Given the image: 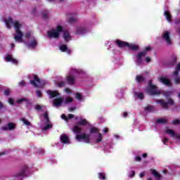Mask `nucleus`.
I'll return each mask as SVG.
<instances>
[{
    "mask_svg": "<svg viewBox=\"0 0 180 180\" xmlns=\"http://www.w3.org/2000/svg\"><path fill=\"white\" fill-rule=\"evenodd\" d=\"M5 60L7 63H12L13 64H18V60L13 58L12 55H6Z\"/></svg>",
    "mask_w": 180,
    "mask_h": 180,
    "instance_id": "obj_21",
    "label": "nucleus"
},
{
    "mask_svg": "<svg viewBox=\"0 0 180 180\" xmlns=\"http://www.w3.org/2000/svg\"><path fill=\"white\" fill-rule=\"evenodd\" d=\"M60 139L61 142H58V143H56L57 148H59L60 150L63 148V144H70V138H68V136L65 134L60 135Z\"/></svg>",
    "mask_w": 180,
    "mask_h": 180,
    "instance_id": "obj_13",
    "label": "nucleus"
},
{
    "mask_svg": "<svg viewBox=\"0 0 180 180\" xmlns=\"http://www.w3.org/2000/svg\"><path fill=\"white\" fill-rule=\"evenodd\" d=\"M150 50H151V46H146L143 51L139 52L134 56V61L136 63V65H141L144 63L143 58L147 55V51H150Z\"/></svg>",
    "mask_w": 180,
    "mask_h": 180,
    "instance_id": "obj_8",
    "label": "nucleus"
},
{
    "mask_svg": "<svg viewBox=\"0 0 180 180\" xmlns=\"http://www.w3.org/2000/svg\"><path fill=\"white\" fill-rule=\"evenodd\" d=\"M76 120L77 121V124H79L80 126H88L89 125V122H88V120H86V119L85 118H82V117H75Z\"/></svg>",
    "mask_w": 180,
    "mask_h": 180,
    "instance_id": "obj_19",
    "label": "nucleus"
},
{
    "mask_svg": "<svg viewBox=\"0 0 180 180\" xmlns=\"http://www.w3.org/2000/svg\"><path fill=\"white\" fill-rule=\"evenodd\" d=\"M118 95H119L120 96H123V94H122V92L118 93Z\"/></svg>",
    "mask_w": 180,
    "mask_h": 180,
    "instance_id": "obj_61",
    "label": "nucleus"
},
{
    "mask_svg": "<svg viewBox=\"0 0 180 180\" xmlns=\"http://www.w3.org/2000/svg\"><path fill=\"white\" fill-rule=\"evenodd\" d=\"M44 106L39 105H35V109L36 110H41V109H43Z\"/></svg>",
    "mask_w": 180,
    "mask_h": 180,
    "instance_id": "obj_42",
    "label": "nucleus"
},
{
    "mask_svg": "<svg viewBox=\"0 0 180 180\" xmlns=\"http://www.w3.org/2000/svg\"><path fill=\"white\" fill-rule=\"evenodd\" d=\"M105 46L107 47V50H110V49H113V47H115V49H112V53L116 56H120V51L117 49V47L119 49L128 47L129 50H134V51L139 50V45L134 44H129L127 42L121 41L120 39L107 41L105 43Z\"/></svg>",
    "mask_w": 180,
    "mask_h": 180,
    "instance_id": "obj_2",
    "label": "nucleus"
},
{
    "mask_svg": "<svg viewBox=\"0 0 180 180\" xmlns=\"http://www.w3.org/2000/svg\"><path fill=\"white\" fill-rule=\"evenodd\" d=\"M108 131H109V129L108 128L103 129V133H104V134H106V133H108Z\"/></svg>",
    "mask_w": 180,
    "mask_h": 180,
    "instance_id": "obj_52",
    "label": "nucleus"
},
{
    "mask_svg": "<svg viewBox=\"0 0 180 180\" xmlns=\"http://www.w3.org/2000/svg\"><path fill=\"white\" fill-rule=\"evenodd\" d=\"M135 161H138V162L141 161V157H140V156H136V157H135Z\"/></svg>",
    "mask_w": 180,
    "mask_h": 180,
    "instance_id": "obj_51",
    "label": "nucleus"
},
{
    "mask_svg": "<svg viewBox=\"0 0 180 180\" xmlns=\"http://www.w3.org/2000/svg\"><path fill=\"white\" fill-rule=\"evenodd\" d=\"M163 40H165L167 44H171V39L169 38V32H165L162 35Z\"/></svg>",
    "mask_w": 180,
    "mask_h": 180,
    "instance_id": "obj_23",
    "label": "nucleus"
},
{
    "mask_svg": "<svg viewBox=\"0 0 180 180\" xmlns=\"http://www.w3.org/2000/svg\"><path fill=\"white\" fill-rule=\"evenodd\" d=\"M25 86V81H21L18 83V86Z\"/></svg>",
    "mask_w": 180,
    "mask_h": 180,
    "instance_id": "obj_48",
    "label": "nucleus"
},
{
    "mask_svg": "<svg viewBox=\"0 0 180 180\" xmlns=\"http://www.w3.org/2000/svg\"><path fill=\"white\" fill-rule=\"evenodd\" d=\"M146 112H154V107L149 105L145 108Z\"/></svg>",
    "mask_w": 180,
    "mask_h": 180,
    "instance_id": "obj_36",
    "label": "nucleus"
},
{
    "mask_svg": "<svg viewBox=\"0 0 180 180\" xmlns=\"http://www.w3.org/2000/svg\"><path fill=\"white\" fill-rule=\"evenodd\" d=\"M162 141L163 144H165V146H167V143H168V138L164 137L163 139H162Z\"/></svg>",
    "mask_w": 180,
    "mask_h": 180,
    "instance_id": "obj_41",
    "label": "nucleus"
},
{
    "mask_svg": "<svg viewBox=\"0 0 180 180\" xmlns=\"http://www.w3.org/2000/svg\"><path fill=\"white\" fill-rule=\"evenodd\" d=\"M4 22L6 23V26L8 29H11V25H13L14 29L15 30V34H14V39L18 43H23V33L20 32V27H22V24L19 23L18 21L13 22L12 18L9 17L8 20L4 19Z\"/></svg>",
    "mask_w": 180,
    "mask_h": 180,
    "instance_id": "obj_4",
    "label": "nucleus"
},
{
    "mask_svg": "<svg viewBox=\"0 0 180 180\" xmlns=\"http://www.w3.org/2000/svg\"><path fill=\"white\" fill-rule=\"evenodd\" d=\"M103 145H105V143H103ZM113 148V146L110 144H108L107 146H103V151L104 153H110V150Z\"/></svg>",
    "mask_w": 180,
    "mask_h": 180,
    "instance_id": "obj_28",
    "label": "nucleus"
},
{
    "mask_svg": "<svg viewBox=\"0 0 180 180\" xmlns=\"http://www.w3.org/2000/svg\"><path fill=\"white\" fill-rule=\"evenodd\" d=\"M36 94H37V96L38 98H41V91L37 90V92H36Z\"/></svg>",
    "mask_w": 180,
    "mask_h": 180,
    "instance_id": "obj_44",
    "label": "nucleus"
},
{
    "mask_svg": "<svg viewBox=\"0 0 180 180\" xmlns=\"http://www.w3.org/2000/svg\"><path fill=\"white\" fill-rule=\"evenodd\" d=\"M145 61L146 63H150L151 61V58L150 57L145 58Z\"/></svg>",
    "mask_w": 180,
    "mask_h": 180,
    "instance_id": "obj_50",
    "label": "nucleus"
},
{
    "mask_svg": "<svg viewBox=\"0 0 180 180\" xmlns=\"http://www.w3.org/2000/svg\"><path fill=\"white\" fill-rule=\"evenodd\" d=\"M143 158H146V157H147V153H143Z\"/></svg>",
    "mask_w": 180,
    "mask_h": 180,
    "instance_id": "obj_60",
    "label": "nucleus"
},
{
    "mask_svg": "<svg viewBox=\"0 0 180 180\" xmlns=\"http://www.w3.org/2000/svg\"><path fill=\"white\" fill-rule=\"evenodd\" d=\"M6 153H8V151H4L0 153V155H4V154H6Z\"/></svg>",
    "mask_w": 180,
    "mask_h": 180,
    "instance_id": "obj_57",
    "label": "nucleus"
},
{
    "mask_svg": "<svg viewBox=\"0 0 180 180\" xmlns=\"http://www.w3.org/2000/svg\"><path fill=\"white\" fill-rule=\"evenodd\" d=\"M68 18L69 23H72L73 22H75V20H77V15H75V13L69 14Z\"/></svg>",
    "mask_w": 180,
    "mask_h": 180,
    "instance_id": "obj_27",
    "label": "nucleus"
},
{
    "mask_svg": "<svg viewBox=\"0 0 180 180\" xmlns=\"http://www.w3.org/2000/svg\"><path fill=\"white\" fill-rule=\"evenodd\" d=\"M136 82H143L144 81V76L143 75H138L136 76Z\"/></svg>",
    "mask_w": 180,
    "mask_h": 180,
    "instance_id": "obj_35",
    "label": "nucleus"
},
{
    "mask_svg": "<svg viewBox=\"0 0 180 180\" xmlns=\"http://www.w3.org/2000/svg\"><path fill=\"white\" fill-rule=\"evenodd\" d=\"M74 101V98H72V97H67L65 101H63L62 98H56L53 100V106H55V108H60V106H61V105H63V103H64L65 105H69V103H72V102Z\"/></svg>",
    "mask_w": 180,
    "mask_h": 180,
    "instance_id": "obj_10",
    "label": "nucleus"
},
{
    "mask_svg": "<svg viewBox=\"0 0 180 180\" xmlns=\"http://www.w3.org/2000/svg\"><path fill=\"white\" fill-rule=\"evenodd\" d=\"M72 131L76 134L75 139L79 143H86V144H89L92 137L94 143L96 144H99V143H101L103 140L102 134L99 133V129L95 127H91L89 129V131L85 133H82V131H84V128L76 125L72 128Z\"/></svg>",
    "mask_w": 180,
    "mask_h": 180,
    "instance_id": "obj_1",
    "label": "nucleus"
},
{
    "mask_svg": "<svg viewBox=\"0 0 180 180\" xmlns=\"http://www.w3.org/2000/svg\"><path fill=\"white\" fill-rule=\"evenodd\" d=\"M59 49L63 53H67L68 54H71V50L68 49L67 45L62 44L59 46Z\"/></svg>",
    "mask_w": 180,
    "mask_h": 180,
    "instance_id": "obj_25",
    "label": "nucleus"
},
{
    "mask_svg": "<svg viewBox=\"0 0 180 180\" xmlns=\"http://www.w3.org/2000/svg\"><path fill=\"white\" fill-rule=\"evenodd\" d=\"M179 123H180L179 120H174L172 121L173 124H179Z\"/></svg>",
    "mask_w": 180,
    "mask_h": 180,
    "instance_id": "obj_45",
    "label": "nucleus"
},
{
    "mask_svg": "<svg viewBox=\"0 0 180 180\" xmlns=\"http://www.w3.org/2000/svg\"><path fill=\"white\" fill-rule=\"evenodd\" d=\"M129 113L127 112H123L122 115H123V117H127Z\"/></svg>",
    "mask_w": 180,
    "mask_h": 180,
    "instance_id": "obj_55",
    "label": "nucleus"
},
{
    "mask_svg": "<svg viewBox=\"0 0 180 180\" xmlns=\"http://www.w3.org/2000/svg\"><path fill=\"white\" fill-rule=\"evenodd\" d=\"M152 174L155 176L157 180H161V175L157 172V171L153 169L151 170Z\"/></svg>",
    "mask_w": 180,
    "mask_h": 180,
    "instance_id": "obj_33",
    "label": "nucleus"
},
{
    "mask_svg": "<svg viewBox=\"0 0 180 180\" xmlns=\"http://www.w3.org/2000/svg\"><path fill=\"white\" fill-rule=\"evenodd\" d=\"M23 101H26V99L25 98L18 99L17 101V103H22Z\"/></svg>",
    "mask_w": 180,
    "mask_h": 180,
    "instance_id": "obj_47",
    "label": "nucleus"
},
{
    "mask_svg": "<svg viewBox=\"0 0 180 180\" xmlns=\"http://www.w3.org/2000/svg\"><path fill=\"white\" fill-rule=\"evenodd\" d=\"M9 94H11V89H7L4 90V95L6 96H9Z\"/></svg>",
    "mask_w": 180,
    "mask_h": 180,
    "instance_id": "obj_40",
    "label": "nucleus"
},
{
    "mask_svg": "<svg viewBox=\"0 0 180 180\" xmlns=\"http://www.w3.org/2000/svg\"><path fill=\"white\" fill-rule=\"evenodd\" d=\"M105 176H106V175L105 174V173H98V178H99V179L104 180Z\"/></svg>",
    "mask_w": 180,
    "mask_h": 180,
    "instance_id": "obj_38",
    "label": "nucleus"
},
{
    "mask_svg": "<svg viewBox=\"0 0 180 180\" xmlns=\"http://www.w3.org/2000/svg\"><path fill=\"white\" fill-rule=\"evenodd\" d=\"M156 103L160 105V106L162 107L163 109H168L169 105H174V101L172 99H169L167 103L165 102V101L160 99L156 100Z\"/></svg>",
    "mask_w": 180,
    "mask_h": 180,
    "instance_id": "obj_15",
    "label": "nucleus"
},
{
    "mask_svg": "<svg viewBox=\"0 0 180 180\" xmlns=\"http://www.w3.org/2000/svg\"><path fill=\"white\" fill-rule=\"evenodd\" d=\"M144 175H146V173H144V172H142L141 174H140V178H143L144 176Z\"/></svg>",
    "mask_w": 180,
    "mask_h": 180,
    "instance_id": "obj_54",
    "label": "nucleus"
},
{
    "mask_svg": "<svg viewBox=\"0 0 180 180\" xmlns=\"http://www.w3.org/2000/svg\"><path fill=\"white\" fill-rule=\"evenodd\" d=\"M160 82L166 85V86H171V85H172L171 81H169V79H168V78H167L166 77H160Z\"/></svg>",
    "mask_w": 180,
    "mask_h": 180,
    "instance_id": "obj_22",
    "label": "nucleus"
},
{
    "mask_svg": "<svg viewBox=\"0 0 180 180\" xmlns=\"http://www.w3.org/2000/svg\"><path fill=\"white\" fill-rule=\"evenodd\" d=\"M15 47V44H11V49H13Z\"/></svg>",
    "mask_w": 180,
    "mask_h": 180,
    "instance_id": "obj_62",
    "label": "nucleus"
},
{
    "mask_svg": "<svg viewBox=\"0 0 180 180\" xmlns=\"http://www.w3.org/2000/svg\"><path fill=\"white\" fill-rule=\"evenodd\" d=\"M55 84L58 88H63V86H65L67 82H65V79L63 77L59 76L55 81Z\"/></svg>",
    "mask_w": 180,
    "mask_h": 180,
    "instance_id": "obj_17",
    "label": "nucleus"
},
{
    "mask_svg": "<svg viewBox=\"0 0 180 180\" xmlns=\"http://www.w3.org/2000/svg\"><path fill=\"white\" fill-rule=\"evenodd\" d=\"M8 103H10V104L12 105H15L13 98H9V99H8Z\"/></svg>",
    "mask_w": 180,
    "mask_h": 180,
    "instance_id": "obj_43",
    "label": "nucleus"
},
{
    "mask_svg": "<svg viewBox=\"0 0 180 180\" xmlns=\"http://www.w3.org/2000/svg\"><path fill=\"white\" fill-rule=\"evenodd\" d=\"M32 175V169H30L29 166L25 165L22 167L20 172H17L14 176L15 180H22L26 176H30Z\"/></svg>",
    "mask_w": 180,
    "mask_h": 180,
    "instance_id": "obj_7",
    "label": "nucleus"
},
{
    "mask_svg": "<svg viewBox=\"0 0 180 180\" xmlns=\"http://www.w3.org/2000/svg\"><path fill=\"white\" fill-rule=\"evenodd\" d=\"M30 82L35 88H43L44 86V82H41L37 76H34V79L31 80Z\"/></svg>",
    "mask_w": 180,
    "mask_h": 180,
    "instance_id": "obj_14",
    "label": "nucleus"
},
{
    "mask_svg": "<svg viewBox=\"0 0 180 180\" xmlns=\"http://www.w3.org/2000/svg\"><path fill=\"white\" fill-rule=\"evenodd\" d=\"M163 95L166 98H168L169 96H171V92L170 91H164Z\"/></svg>",
    "mask_w": 180,
    "mask_h": 180,
    "instance_id": "obj_39",
    "label": "nucleus"
},
{
    "mask_svg": "<svg viewBox=\"0 0 180 180\" xmlns=\"http://www.w3.org/2000/svg\"><path fill=\"white\" fill-rule=\"evenodd\" d=\"M165 16L167 20L169 23H171V22H172V20H171V13H169V11H167V10L165 11Z\"/></svg>",
    "mask_w": 180,
    "mask_h": 180,
    "instance_id": "obj_31",
    "label": "nucleus"
},
{
    "mask_svg": "<svg viewBox=\"0 0 180 180\" xmlns=\"http://www.w3.org/2000/svg\"><path fill=\"white\" fill-rule=\"evenodd\" d=\"M134 97L136 99H143L144 98V94L141 92H135L134 93Z\"/></svg>",
    "mask_w": 180,
    "mask_h": 180,
    "instance_id": "obj_29",
    "label": "nucleus"
},
{
    "mask_svg": "<svg viewBox=\"0 0 180 180\" xmlns=\"http://www.w3.org/2000/svg\"><path fill=\"white\" fill-rule=\"evenodd\" d=\"M4 108V105L0 102V111Z\"/></svg>",
    "mask_w": 180,
    "mask_h": 180,
    "instance_id": "obj_56",
    "label": "nucleus"
},
{
    "mask_svg": "<svg viewBox=\"0 0 180 180\" xmlns=\"http://www.w3.org/2000/svg\"><path fill=\"white\" fill-rule=\"evenodd\" d=\"M173 61H174V63H176V56H174L173 58Z\"/></svg>",
    "mask_w": 180,
    "mask_h": 180,
    "instance_id": "obj_59",
    "label": "nucleus"
},
{
    "mask_svg": "<svg viewBox=\"0 0 180 180\" xmlns=\"http://www.w3.org/2000/svg\"><path fill=\"white\" fill-rule=\"evenodd\" d=\"M47 11H45L44 13H42V18H44V19H46V18H47Z\"/></svg>",
    "mask_w": 180,
    "mask_h": 180,
    "instance_id": "obj_49",
    "label": "nucleus"
},
{
    "mask_svg": "<svg viewBox=\"0 0 180 180\" xmlns=\"http://www.w3.org/2000/svg\"><path fill=\"white\" fill-rule=\"evenodd\" d=\"M163 174H167V170L166 169L163 170Z\"/></svg>",
    "mask_w": 180,
    "mask_h": 180,
    "instance_id": "obj_63",
    "label": "nucleus"
},
{
    "mask_svg": "<svg viewBox=\"0 0 180 180\" xmlns=\"http://www.w3.org/2000/svg\"><path fill=\"white\" fill-rule=\"evenodd\" d=\"M134 175H136V172H134V170H131L128 172L129 178H133V176H134Z\"/></svg>",
    "mask_w": 180,
    "mask_h": 180,
    "instance_id": "obj_37",
    "label": "nucleus"
},
{
    "mask_svg": "<svg viewBox=\"0 0 180 180\" xmlns=\"http://www.w3.org/2000/svg\"><path fill=\"white\" fill-rule=\"evenodd\" d=\"M179 71H180V63L177 65L176 71L172 75V78L174 79L176 84H180V77L178 75Z\"/></svg>",
    "mask_w": 180,
    "mask_h": 180,
    "instance_id": "obj_18",
    "label": "nucleus"
},
{
    "mask_svg": "<svg viewBox=\"0 0 180 180\" xmlns=\"http://www.w3.org/2000/svg\"><path fill=\"white\" fill-rule=\"evenodd\" d=\"M46 94L49 95L51 99H53V98H56L57 96H60V93L56 90H47Z\"/></svg>",
    "mask_w": 180,
    "mask_h": 180,
    "instance_id": "obj_20",
    "label": "nucleus"
},
{
    "mask_svg": "<svg viewBox=\"0 0 180 180\" xmlns=\"http://www.w3.org/2000/svg\"><path fill=\"white\" fill-rule=\"evenodd\" d=\"M75 98L79 102H84L85 101V96H83L81 93H76Z\"/></svg>",
    "mask_w": 180,
    "mask_h": 180,
    "instance_id": "obj_26",
    "label": "nucleus"
},
{
    "mask_svg": "<svg viewBox=\"0 0 180 180\" xmlns=\"http://www.w3.org/2000/svg\"><path fill=\"white\" fill-rule=\"evenodd\" d=\"M146 91L148 95H160L162 94V90L157 89V86L153 84V81L150 80L148 82V84L147 88L146 89Z\"/></svg>",
    "mask_w": 180,
    "mask_h": 180,
    "instance_id": "obj_9",
    "label": "nucleus"
},
{
    "mask_svg": "<svg viewBox=\"0 0 180 180\" xmlns=\"http://www.w3.org/2000/svg\"><path fill=\"white\" fill-rule=\"evenodd\" d=\"M147 180H153V179H151V178H149V179H148Z\"/></svg>",
    "mask_w": 180,
    "mask_h": 180,
    "instance_id": "obj_64",
    "label": "nucleus"
},
{
    "mask_svg": "<svg viewBox=\"0 0 180 180\" xmlns=\"http://www.w3.org/2000/svg\"><path fill=\"white\" fill-rule=\"evenodd\" d=\"M15 129V124L10 122L6 126L2 127L1 130H13Z\"/></svg>",
    "mask_w": 180,
    "mask_h": 180,
    "instance_id": "obj_24",
    "label": "nucleus"
},
{
    "mask_svg": "<svg viewBox=\"0 0 180 180\" xmlns=\"http://www.w3.org/2000/svg\"><path fill=\"white\" fill-rule=\"evenodd\" d=\"M65 92H66V94H71V89L66 88L65 89Z\"/></svg>",
    "mask_w": 180,
    "mask_h": 180,
    "instance_id": "obj_53",
    "label": "nucleus"
},
{
    "mask_svg": "<svg viewBox=\"0 0 180 180\" xmlns=\"http://www.w3.org/2000/svg\"><path fill=\"white\" fill-rule=\"evenodd\" d=\"M165 133L166 134H169V136L174 139V140H177L178 141H180V134H175L174 130L171 129H167L166 130H165Z\"/></svg>",
    "mask_w": 180,
    "mask_h": 180,
    "instance_id": "obj_16",
    "label": "nucleus"
},
{
    "mask_svg": "<svg viewBox=\"0 0 180 180\" xmlns=\"http://www.w3.org/2000/svg\"><path fill=\"white\" fill-rule=\"evenodd\" d=\"M75 77L82 78L83 81H88V78H89V75L82 69L70 68L66 75V81L69 85H74L75 84Z\"/></svg>",
    "mask_w": 180,
    "mask_h": 180,
    "instance_id": "obj_3",
    "label": "nucleus"
},
{
    "mask_svg": "<svg viewBox=\"0 0 180 180\" xmlns=\"http://www.w3.org/2000/svg\"><path fill=\"white\" fill-rule=\"evenodd\" d=\"M89 32H91V27L89 25H82L76 28V34H86Z\"/></svg>",
    "mask_w": 180,
    "mask_h": 180,
    "instance_id": "obj_12",
    "label": "nucleus"
},
{
    "mask_svg": "<svg viewBox=\"0 0 180 180\" xmlns=\"http://www.w3.org/2000/svg\"><path fill=\"white\" fill-rule=\"evenodd\" d=\"M62 32H63V37L65 41H70V40H71V34H70L68 31H64L61 25H58L56 28L49 30L47 32V37L49 39H58V37H60V34L62 33Z\"/></svg>",
    "mask_w": 180,
    "mask_h": 180,
    "instance_id": "obj_5",
    "label": "nucleus"
},
{
    "mask_svg": "<svg viewBox=\"0 0 180 180\" xmlns=\"http://www.w3.org/2000/svg\"><path fill=\"white\" fill-rule=\"evenodd\" d=\"M72 118H74V115H72V114H69L68 116L65 115V114H63L61 115V119H63V120H66V122H67V120H68L70 119H72Z\"/></svg>",
    "mask_w": 180,
    "mask_h": 180,
    "instance_id": "obj_30",
    "label": "nucleus"
},
{
    "mask_svg": "<svg viewBox=\"0 0 180 180\" xmlns=\"http://www.w3.org/2000/svg\"><path fill=\"white\" fill-rule=\"evenodd\" d=\"M39 119L41 120L39 127L42 131H46V130H49L53 127V123H51L49 119V112L47 111L41 115Z\"/></svg>",
    "mask_w": 180,
    "mask_h": 180,
    "instance_id": "obj_6",
    "label": "nucleus"
},
{
    "mask_svg": "<svg viewBox=\"0 0 180 180\" xmlns=\"http://www.w3.org/2000/svg\"><path fill=\"white\" fill-rule=\"evenodd\" d=\"M75 109H77V108L75 106H72V107L69 108V112H74V110H75Z\"/></svg>",
    "mask_w": 180,
    "mask_h": 180,
    "instance_id": "obj_46",
    "label": "nucleus"
},
{
    "mask_svg": "<svg viewBox=\"0 0 180 180\" xmlns=\"http://www.w3.org/2000/svg\"><path fill=\"white\" fill-rule=\"evenodd\" d=\"M114 137L115 139H120V136L119 135H114Z\"/></svg>",
    "mask_w": 180,
    "mask_h": 180,
    "instance_id": "obj_58",
    "label": "nucleus"
},
{
    "mask_svg": "<svg viewBox=\"0 0 180 180\" xmlns=\"http://www.w3.org/2000/svg\"><path fill=\"white\" fill-rule=\"evenodd\" d=\"M25 37L30 41L28 42H25L27 47L29 49H36V46H37V41H36L34 37L32 35V32H27Z\"/></svg>",
    "mask_w": 180,
    "mask_h": 180,
    "instance_id": "obj_11",
    "label": "nucleus"
},
{
    "mask_svg": "<svg viewBox=\"0 0 180 180\" xmlns=\"http://www.w3.org/2000/svg\"><path fill=\"white\" fill-rule=\"evenodd\" d=\"M20 120L21 122H22L25 126H32V123L29 120H27V119L22 117L20 119Z\"/></svg>",
    "mask_w": 180,
    "mask_h": 180,
    "instance_id": "obj_34",
    "label": "nucleus"
},
{
    "mask_svg": "<svg viewBox=\"0 0 180 180\" xmlns=\"http://www.w3.org/2000/svg\"><path fill=\"white\" fill-rule=\"evenodd\" d=\"M167 122H168V120H167V118H160L156 120V123L159 124H165Z\"/></svg>",
    "mask_w": 180,
    "mask_h": 180,
    "instance_id": "obj_32",
    "label": "nucleus"
}]
</instances>
